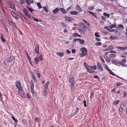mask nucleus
<instances>
[{"label":"nucleus","mask_w":127,"mask_h":127,"mask_svg":"<svg viewBox=\"0 0 127 127\" xmlns=\"http://www.w3.org/2000/svg\"><path fill=\"white\" fill-rule=\"evenodd\" d=\"M31 86H34V83L33 82L32 80H31Z\"/></svg>","instance_id":"50"},{"label":"nucleus","mask_w":127,"mask_h":127,"mask_svg":"<svg viewBox=\"0 0 127 127\" xmlns=\"http://www.w3.org/2000/svg\"><path fill=\"white\" fill-rule=\"evenodd\" d=\"M79 41L80 43L82 44H83L84 43V41L83 39L81 40V39L79 38Z\"/></svg>","instance_id":"28"},{"label":"nucleus","mask_w":127,"mask_h":127,"mask_svg":"<svg viewBox=\"0 0 127 127\" xmlns=\"http://www.w3.org/2000/svg\"><path fill=\"white\" fill-rule=\"evenodd\" d=\"M119 102V100L114 101L113 103V104L115 105L118 104Z\"/></svg>","instance_id":"29"},{"label":"nucleus","mask_w":127,"mask_h":127,"mask_svg":"<svg viewBox=\"0 0 127 127\" xmlns=\"http://www.w3.org/2000/svg\"><path fill=\"white\" fill-rule=\"evenodd\" d=\"M72 53H74L76 52L75 50L74 49H73L71 50Z\"/></svg>","instance_id":"62"},{"label":"nucleus","mask_w":127,"mask_h":127,"mask_svg":"<svg viewBox=\"0 0 127 127\" xmlns=\"http://www.w3.org/2000/svg\"><path fill=\"white\" fill-rule=\"evenodd\" d=\"M105 60L106 61L108 62H110L111 61V60L108 57Z\"/></svg>","instance_id":"44"},{"label":"nucleus","mask_w":127,"mask_h":127,"mask_svg":"<svg viewBox=\"0 0 127 127\" xmlns=\"http://www.w3.org/2000/svg\"><path fill=\"white\" fill-rule=\"evenodd\" d=\"M88 12L89 13H90V14H91L92 15H94L95 14L92 12H91L90 11H88Z\"/></svg>","instance_id":"63"},{"label":"nucleus","mask_w":127,"mask_h":127,"mask_svg":"<svg viewBox=\"0 0 127 127\" xmlns=\"http://www.w3.org/2000/svg\"><path fill=\"white\" fill-rule=\"evenodd\" d=\"M112 62V63L114 64H115L117 66H119V62H118L117 61L114 59H112L111 60Z\"/></svg>","instance_id":"12"},{"label":"nucleus","mask_w":127,"mask_h":127,"mask_svg":"<svg viewBox=\"0 0 127 127\" xmlns=\"http://www.w3.org/2000/svg\"><path fill=\"white\" fill-rule=\"evenodd\" d=\"M43 8L44 9V10L46 11V12H48V10L46 6L43 7Z\"/></svg>","instance_id":"37"},{"label":"nucleus","mask_w":127,"mask_h":127,"mask_svg":"<svg viewBox=\"0 0 127 127\" xmlns=\"http://www.w3.org/2000/svg\"><path fill=\"white\" fill-rule=\"evenodd\" d=\"M101 44L100 42H97L95 44L96 45H100Z\"/></svg>","instance_id":"46"},{"label":"nucleus","mask_w":127,"mask_h":127,"mask_svg":"<svg viewBox=\"0 0 127 127\" xmlns=\"http://www.w3.org/2000/svg\"><path fill=\"white\" fill-rule=\"evenodd\" d=\"M76 8L79 12H81L82 11V9L79 5H77L76 6Z\"/></svg>","instance_id":"18"},{"label":"nucleus","mask_w":127,"mask_h":127,"mask_svg":"<svg viewBox=\"0 0 127 127\" xmlns=\"http://www.w3.org/2000/svg\"><path fill=\"white\" fill-rule=\"evenodd\" d=\"M123 84L121 82H119L118 83H117V85L118 86H119L120 85H121Z\"/></svg>","instance_id":"47"},{"label":"nucleus","mask_w":127,"mask_h":127,"mask_svg":"<svg viewBox=\"0 0 127 127\" xmlns=\"http://www.w3.org/2000/svg\"><path fill=\"white\" fill-rule=\"evenodd\" d=\"M39 45L37 44H36L35 49V52L37 53H39Z\"/></svg>","instance_id":"16"},{"label":"nucleus","mask_w":127,"mask_h":127,"mask_svg":"<svg viewBox=\"0 0 127 127\" xmlns=\"http://www.w3.org/2000/svg\"><path fill=\"white\" fill-rule=\"evenodd\" d=\"M116 27V25L114 24L112 25H111L110 26V29H112Z\"/></svg>","instance_id":"34"},{"label":"nucleus","mask_w":127,"mask_h":127,"mask_svg":"<svg viewBox=\"0 0 127 127\" xmlns=\"http://www.w3.org/2000/svg\"><path fill=\"white\" fill-rule=\"evenodd\" d=\"M15 84L16 86L18 89L22 88V87L21 86V84L19 81H16L15 83Z\"/></svg>","instance_id":"3"},{"label":"nucleus","mask_w":127,"mask_h":127,"mask_svg":"<svg viewBox=\"0 0 127 127\" xmlns=\"http://www.w3.org/2000/svg\"><path fill=\"white\" fill-rule=\"evenodd\" d=\"M110 72H109V73L111 74H112L114 76H117V77L119 78H120L122 79H123V80H124V79L123 78H121V77H119V76H118V75H116V74H114V73L113 72H112V71L111 70L109 71Z\"/></svg>","instance_id":"17"},{"label":"nucleus","mask_w":127,"mask_h":127,"mask_svg":"<svg viewBox=\"0 0 127 127\" xmlns=\"http://www.w3.org/2000/svg\"><path fill=\"white\" fill-rule=\"evenodd\" d=\"M23 12L24 13L25 15L27 16L29 15V11L26 8H24L23 9Z\"/></svg>","instance_id":"14"},{"label":"nucleus","mask_w":127,"mask_h":127,"mask_svg":"<svg viewBox=\"0 0 127 127\" xmlns=\"http://www.w3.org/2000/svg\"><path fill=\"white\" fill-rule=\"evenodd\" d=\"M25 2L28 5H30L31 3H33V0H26Z\"/></svg>","instance_id":"15"},{"label":"nucleus","mask_w":127,"mask_h":127,"mask_svg":"<svg viewBox=\"0 0 127 127\" xmlns=\"http://www.w3.org/2000/svg\"><path fill=\"white\" fill-rule=\"evenodd\" d=\"M77 109L76 111V112H75V113H77L79 111V108H78L77 107L76 108Z\"/></svg>","instance_id":"57"},{"label":"nucleus","mask_w":127,"mask_h":127,"mask_svg":"<svg viewBox=\"0 0 127 127\" xmlns=\"http://www.w3.org/2000/svg\"><path fill=\"white\" fill-rule=\"evenodd\" d=\"M31 76L32 77V78L33 79H35V78L34 74L33 73L31 74Z\"/></svg>","instance_id":"56"},{"label":"nucleus","mask_w":127,"mask_h":127,"mask_svg":"<svg viewBox=\"0 0 127 127\" xmlns=\"http://www.w3.org/2000/svg\"><path fill=\"white\" fill-rule=\"evenodd\" d=\"M95 36L97 37H100V35L98 34V33L96 32L95 34Z\"/></svg>","instance_id":"45"},{"label":"nucleus","mask_w":127,"mask_h":127,"mask_svg":"<svg viewBox=\"0 0 127 127\" xmlns=\"http://www.w3.org/2000/svg\"><path fill=\"white\" fill-rule=\"evenodd\" d=\"M42 56L41 55H40L39 58H35L34 59V60L36 63V64H37L39 61H42Z\"/></svg>","instance_id":"4"},{"label":"nucleus","mask_w":127,"mask_h":127,"mask_svg":"<svg viewBox=\"0 0 127 127\" xmlns=\"http://www.w3.org/2000/svg\"><path fill=\"white\" fill-rule=\"evenodd\" d=\"M118 38V37L116 36H111L110 37V38L112 40H114Z\"/></svg>","instance_id":"30"},{"label":"nucleus","mask_w":127,"mask_h":127,"mask_svg":"<svg viewBox=\"0 0 127 127\" xmlns=\"http://www.w3.org/2000/svg\"><path fill=\"white\" fill-rule=\"evenodd\" d=\"M83 103H84V106L85 107H86V101L85 100H84L83 101Z\"/></svg>","instance_id":"58"},{"label":"nucleus","mask_w":127,"mask_h":127,"mask_svg":"<svg viewBox=\"0 0 127 127\" xmlns=\"http://www.w3.org/2000/svg\"><path fill=\"white\" fill-rule=\"evenodd\" d=\"M109 51L113 50L114 49V47L110 45L108 47Z\"/></svg>","instance_id":"25"},{"label":"nucleus","mask_w":127,"mask_h":127,"mask_svg":"<svg viewBox=\"0 0 127 127\" xmlns=\"http://www.w3.org/2000/svg\"><path fill=\"white\" fill-rule=\"evenodd\" d=\"M94 8V7L93 6H92L91 7H88V9L91 10H93Z\"/></svg>","instance_id":"32"},{"label":"nucleus","mask_w":127,"mask_h":127,"mask_svg":"<svg viewBox=\"0 0 127 127\" xmlns=\"http://www.w3.org/2000/svg\"><path fill=\"white\" fill-rule=\"evenodd\" d=\"M42 93L43 95H46L47 94L46 90H44V91L42 92Z\"/></svg>","instance_id":"40"},{"label":"nucleus","mask_w":127,"mask_h":127,"mask_svg":"<svg viewBox=\"0 0 127 127\" xmlns=\"http://www.w3.org/2000/svg\"><path fill=\"white\" fill-rule=\"evenodd\" d=\"M78 30L81 33H82L83 32V31L82 29H78Z\"/></svg>","instance_id":"55"},{"label":"nucleus","mask_w":127,"mask_h":127,"mask_svg":"<svg viewBox=\"0 0 127 127\" xmlns=\"http://www.w3.org/2000/svg\"><path fill=\"white\" fill-rule=\"evenodd\" d=\"M101 19L103 20H105L106 19V18L104 16H102Z\"/></svg>","instance_id":"54"},{"label":"nucleus","mask_w":127,"mask_h":127,"mask_svg":"<svg viewBox=\"0 0 127 127\" xmlns=\"http://www.w3.org/2000/svg\"><path fill=\"white\" fill-rule=\"evenodd\" d=\"M22 90V88H20V89H18V92L21 96H24V92Z\"/></svg>","instance_id":"7"},{"label":"nucleus","mask_w":127,"mask_h":127,"mask_svg":"<svg viewBox=\"0 0 127 127\" xmlns=\"http://www.w3.org/2000/svg\"><path fill=\"white\" fill-rule=\"evenodd\" d=\"M22 121L24 124H25L27 123V121L23 119L22 120Z\"/></svg>","instance_id":"60"},{"label":"nucleus","mask_w":127,"mask_h":127,"mask_svg":"<svg viewBox=\"0 0 127 127\" xmlns=\"http://www.w3.org/2000/svg\"><path fill=\"white\" fill-rule=\"evenodd\" d=\"M116 48L120 50H127V46L125 47L117 46Z\"/></svg>","instance_id":"9"},{"label":"nucleus","mask_w":127,"mask_h":127,"mask_svg":"<svg viewBox=\"0 0 127 127\" xmlns=\"http://www.w3.org/2000/svg\"><path fill=\"white\" fill-rule=\"evenodd\" d=\"M111 58H113L116 57V55L114 54H111L109 56Z\"/></svg>","instance_id":"27"},{"label":"nucleus","mask_w":127,"mask_h":127,"mask_svg":"<svg viewBox=\"0 0 127 127\" xmlns=\"http://www.w3.org/2000/svg\"><path fill=\"white\" fill-rule=\"evenodd\" d=\"M39 119L38 118L36 117L35 119V121L36 122H37L39 121Z\"/></svg>","instance_id":"52"},{"label":"nucleus","mask_w":127,"mask_h":127,"mask_svg":"<svg viewBox=\"0 0 127 127\" xmlns=\"http://www.w3.org/2000/svg\"><path fill=\"white\" fill-rule=\"evenodd\" d=\"M88 71L90 73H93L95 72L94 70H93L91 69H88Z\"/></svg>","instance_id":"36"},{"label":"nucleus","mask_w":127,"mask_h":127,"mask_svg":"<svg viewBox=\"0 0 127 127\" xmlns=\"http://www.w3.org/2000/svg\"><path fill=\"white\" fill-rule=\"evenodd\" d=\"M91 68L95 70L96 69V66L95 65H94L93 66H92Z\"/></svg>","instance_id":"43"},{"label":"nucleus","mask_w":127,"mask_h":127,"mask_svg":"<svg viewBox=\"0 0 127 127\" xmlns=\"http://www.w3.org/2000/svg\"><path fill=\"white\" fill-rule=\"evenodd\" d=\"M119 65L120 64V65H122V66H126V65L124 64L123 62H119L118 63Z\"/></svg>","instance_id":"24"},{"label":"nucleus","mask_w":127,"mask_h":127,"mask_svg":"<svg viewBox=\"0 0 127 127\" xmlns=\"http://www.w3.org/2000/svg\"><path fill=\"white\" fill-rule=\"evenodd\" d=\"M27 16L28 17H29L30 19H34V17H33L32 16H31V15H28V16Z\"/></svg>","instance_id":"51"},{"label":"nucleus","mask_w":127,"mask_h":127,"mask_svg":"<svg viewBox=\"0 0 127 127\" xmlns=\"http://www.w3.org/2000/svg\"><path fill=\"white\" fill-rule=\"evenodd\" d=\"M59 10V8L57 7L54 10H53L52 12L54 14H56L57 13H58Z\"/></svg>","instance_id":"10"},{"label":"nucleus","mask_w":127,"mask_h":127,"mask_svg":"<svg viewBox=\"0 0 127 127\" xmlns=\"http://www.w3.org/2000/svg\"><path fill=\"white\" fill-rule=\"evenodd\" d=\"M90 95L91 96H90V97L91 98H92L94 95V93L93 92H91L90 93Z\"/></svg>","instance_id":"41"},{"label":"nucleus","mask_w":127,"mask_h":127,"mask_svg":"<svg viewBox=\"0 0 127 127\" xmlns=\"http://www.w3.org/2000/svg\"><path fill=\"white\" fill-rule=\"evenodd\" d=\"M56 54L61 57H62L64 55V54L63 52H57Z\"/></svg>","instance_id":"20"},{"label":"nucleus","mask_w":127,"mask_h":127,"mask_svg":"<svg viewBox=\"0 0 127 127\" xmlns=\"http://www.w3.org/2000/svg\"><path fill=\"white\" fill-rule=\"evenodd\" d=\"M48 85L49 82H47L46 83L43 87L44 90H46V89H47L48 88Z\"/></svg>","instance_id":"19"},{"label":"nucleus","mask_w":127,"mask_h":127,"mask_svg":"<svg viewBox=\"0 0 127 127\" xmlns=\"http://www.w3.org/2000/svg\"><path fill=\"white\" fill-rule=\"evenodd\" d=\"M69 82L70 83V88L72 90H73L74 88V77H70L69 79Z\"/></svg>","instance_id":"1"},{"label":"nucleus","mask_w":127,"mask_h":127,"mask_svg":"<svg viewBox=\"0 0 127 127\" xmlns=\"http://www.w3.org/2000/svg\"><path fill=\"white\" fill-rule=\"evenodd\" d=\"M11 24L14 27L16 28V26L14 22H12Z\"/></svg>","instance_id":"48"},{"label":"nucleus","mask_w":127,"mask_h":127,"mask_svg":"<svg viewBox=\"0 0 127 127\" xmlns=\"http://www.w3.org/2000/svg\"><path fill=\"white\" fill-rule=\"evenodd\" d=\"M97 66L98 68L101 71H103V68L101 64L99 63H97Z\"/></svg>","instance_id":"6"},{"label":"nucleus","mask_w":127,"mask_h":127,"mask_svg":"<svg viewBox=\"0 0 127 127\" xmlns=\"http://www.w3.org/2000/svg\"><path fill=\"white\" fill-rule=\"evenodd\" d=\"M103 15L104 16H106L108 18L110 17V14H108L106 13V12L104 13Z\"/></svg>","instance_id":"26"},{"label":"nucleus","mask_w":127,"mask_h":127,"mask_svg":"<svg viewBox=\"0 0 127 127\" xmlns=\"http://www.w3.org/2000/svg\"><path fill=\"white\" fill-rule=\"evenodd\" d=\"M64 17L65 20L69 22H71V21H72L74 19L72 18L68 17L65 16Z\"/></svg>","instance_id":"13"},{"label":"nucleus","mask_w":127,"mask_h":127,"mask_svg":"<svg viewBox=\"0 0 127 127\" xmlns=\"http://www.w3.org/2000/svg\"><path fill=\"white\" fill-rule=\"evenodd\" d=\"M59 10L63 14H65L67 13V12L64 8H59Z\"/></svg>","instance_id":"11"},{"label":"nucleus","mask_w":127,"mask_h":127,"mask_svg":"<svg viewBox=\"0 0 127 127\" xmlns=\"http://www.w3.org/2000/svg\"><path fill=\"white\" fill-rule=\"evenodd\" d=\"M80 26L84 31H86V28L83 22H81L80 23Z\"/></svg>","instance_id":"2"},{"label":"nucleus","mask_w":127,"mask_h":127,"mask_svg":"<svg viewBox=\"0 0 127 127\" xmlns=\"http://www.w3.org/2000/svg\"><path fill=\"white\" fill-rule=\"evenodd\" d=\"M80 50L82 52L87 55V49L85 47L81 48L80 49Z\"/></svg>","instance_id":"8"},{"label":"nucleus","mask_w":127,"mask_h":127,"mask_svg":"<svg viewBox=\"0 0 127 127\" xmlns=\"http://www.w3.org/2000/svg\"><path fill=\"white\" fill-rule=\"evenodd\" d=\"M86 55V54H84V53H83L82 52L81 53H80L79 55L81 57H83L84 56H85Z\"/></svg>","instance_id":"35"},{"label":"nucleus","mask_w":127,"mask_h":127,"mask_svg":"<svg viewBox=\"0 0 127 127\" xmlns=\"http://www.w3.org/2000/svg\"><path fill=\"white\" fill-rule=\"evenodd\" d=\"M78 12L76 11H72L70 12V14L71 15H76L78 14Z\"/></svg>","instance_id":"21"},{"label":"nucleus","mask_w":127,"mask_h":127,"mask_svg":"<svg viewBox=\"0 0 127 127\" xmlns=\"http://www.w3.org/2000/svg\"><path fill=\"white\" fill-rule=\"evenodd\" d=\"M20 1L21 4H23L25 2L24 0H19Z\"/></svg>","instance_id":"61"},{"label":"nucleus","mask_w":127,"mask_h":127,"mask_svg":"<svg viewBox=\"0 0 127 127\" xmlns=\"http://www.w3.org/2000/svg\"><path fill=\"white\" fill-rule=\"evenodd\" d=\"M26 8L31 12H32L33 11V10L31 8L27 6Z\"/></svg>","instance_id":"38"},{"label":"nucleus","mask_w":127,"mask_h":127,"mask_svg":"<svg viewBox=\"0 0 127 127\" xmlns=\"http://www.w3.org/2000/svg\"><path fill=\"white\" fill-rule=\"evenodd\" d=\"M121 62L123 63H126V60L125 59H123L121 60Z\"/></svg>","instance_id":"53"},{"label":"nucleus","mask_w":127,"mask_h":127,"mask_svg":"<svg viewBox=\"0 0 127 127\" xmlns=\"http://www.w3.org/2000/svg\"><path fill=\"white\" fill-rule=\"evenodd\" d=\"M24 18L25 19L26 22L28 24H30V22L28 20V19L25 16H24Z\"/></svg>","instance_id":"23"},{"label":"nucleus","mask_w":127,"mask_h":127,"mask_svg":"<svg viewBox=\"0 0 127 127\" xmlns=\"http://www.w3.org/2000/svg\"><path fill=\"white\" fill-rule=\"evenodd\" d=\"M123 93L124 95V97H125V96H126V95H127V93L126 92V91H124L123 92Z\"/></svg>","instance_id":"64"},{"label":"nucleus","mask_w":127,"mask_h":127,"mask_svg":"<svg viewBox=\"0 0 127 127\" xmlns=\"http://www.w3.org/2000/svg\"><path fill=\"white\" fill-rule=\"evenodd\" d=\"M78 35V33H74L73 35V36L74 37H76Z\"/></svg>","instance_id":"59"},{"label":"nucleus","mask_w":127,"mask_h":127,"mask_svg":"<svg viewBox=\"0 0 127 127\" xmlns=\"http://www.w3.org/2000/svg\"><path fill=\"white\" fill-rule=\"evenodd\" d=\"M12 13H13V16L14 18H15L16 19V20H18V18L17 16V15L15 14L14 12H12Z\"/></svg>","instance_id":"31"},{"label":"nucleus","mask_w":127,"mask_h":127,"mask_svg":"<svg viewBox=\"0 0 127 127\" xmlns=\"http://www.w3.org/2000/svg\"><path fill=\"white\" fill-rule=\"evenodd\" d=\"M10 8L13 9H15V6L14 4H12L10 5Z\"/></svg>","instance_id":"39"},{"label":"nucleus","mask_w":127,"mask_h":127,"mask_svg":"<svg viewBox=\"0 0 127 127\" xmlns=\"http://www.w3.org/2000/svg\"><path fill=\"white\" fill-rule=\"evenodd\" d=\"M118 26L119 28L123 29H124V28L123 25L121 24L118 25Z\"/></svg>","instance_id":"33"},{"label":"nucleus","mask_w":127,"mask_h":127,"mask_svg":"<svg viewBox=\"0 0 127 127\" xmlns=\"http://www.w3.org/2000/svg\"><path fill=\"white\" fill-rule=\"evenodd\" d=\"M0 38L1 41L3 42H5V40L3 38V36L1 34H0Z\"/></svg>","instance_id":"22"},{"label":"nucleus","mask_w":127,"mask_h":127,"mask_svg":"<svg viewBox=\"0 0 127 127\" xmlns=\"http://www.w3.org/2000/svg\"><path fill=\"white\" fill-rule=\"evenodd\" d=\"M104 29L107 30L108 31H109V30H110L109 27L108 26H105L104 27Z\"/></svg>","instance_id":"49"},{"label":"nucleus","mask_w":127,"mask_h":127,"mask_svg":"<svg viewBox=\"0 0 127 127\" xmlns=\"http://www.w3.org/2000/svg\"><path fill=\"white\" fill-rule=\"evenodd\" d=\"M37 5L38 7L39 8H42V7L41 6L40 2L37 3Z\"/></svg>","instance_id":"42"},{"label":"nucleus","mask_w":127,"mask_h":127,"mask_svg":"<svg viewBox=\"0 0 127 127\" xmlns=\"http://www.w3.org/2000/svg\"><path fill=\"white\" fill-rule=\"evenodd\" d=\"M14 59V57L13 56H11L9 58L6 59V61L7 62H12L13 61Z\"/></svg>","instance_id":"5"}]
</instances>
